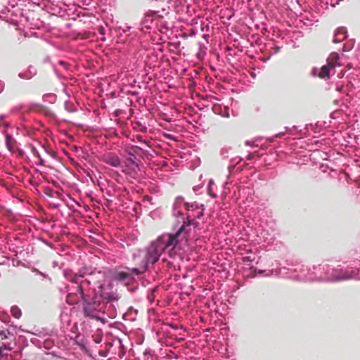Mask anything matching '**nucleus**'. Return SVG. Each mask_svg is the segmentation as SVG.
Here are the masks:
<instances>
[{"instance_id":"obj_14","label":"nucleus","mask_w":360,"mask_h":360,"mask_svg":"<svg viewBox=\"0 0 360 360\" xmlns=\"http://www.w3.org/2000/svg\"><path fill=\"white\" fill-rule=\"evenodd\" d=\"M33 153L35 156H37L38 158H40L41 156H40L39 152L36 149L33 150Z\"/></svg>"},{"instance_id":"obj_16","label":"nucleus","mask_w":360,"mask_h":360,"mask_svg":"<svg viewBox=\"0 0 360 360\" xmlns=\"http://www.w3.org/2000/svg\"><path fill=\"white\" fill-rule=\"evenodd\" d=\"M59 64L64 66L65 68H67V67H68V64L64 61H62V60L59 61Z\"/></svg>"},{"instance_id":"obj_15","label":"nucleus","mask_w":360,"mask_h":360,"mask_svg":"<svg viewBox=\"0 0 360 360\" xmlns=\"http://www.w3.org/2000/svg\"><path fill=\"white\" fill-rule=\"evenodd\" d=\"M128 161H129L131 164H132V165H134L137 166V164L136 163V162H135L133 159H131V158H129V159H128Z\"/></svg>"},{"instance_id":"obj_5","label":"nucleus","mask_w":360,"mask_h":360,"mask_svg":"<svg viewBox=\"0 0 360 360\" xmlns=\"http://www.w3.org/2000/svg\"><path fill=\"white\" fill-rule=\"evenodd\" d=\"M3 133L6 136V145L7 148L11 152H15L17 149L16 140L13 137L12 135L7 133V131L6 130L4 131Z\"/></svg>"},{"instance_id":"obj_9","label":"nucleus","mask_w":360,"mask_h":360,"mask_svg":"<svg viewBox=\"0 0 360 360\" xmlns=\"http://www.w3.org/2000/svg\"><path fill=\"white\" fill-rule=\"evenodd\" d=\"M130 274L125 271H119L114 275V279L118 281H124L129 278Z\"/></svg>"},{"instance_id":"obj_10","label":"nucleus","mask_w":360,"mask_h":360,"mask_svg":"<svg viewBox=\"0 0 360 360\" xmlns=\"http://www.w3.org/2000/svg\"><path fill=\"white\" fill-rule=\"evenodd\" d=\"M11 313L15 319H19L22 316L21 310L16 306H13L11 309Z\"/></svg>"},{"instance_id":"obj_11","label":"nucleus","mask_w":360,"mask_h":360,"mask_svg":"<svg viewBox=\"0 0 360 360\" xmlns=\"http://www.w3.org/2000/svg\"><path fill=\"white\" fill-rule=\"evenodd\" d=\"M141 148L139 146H132L128 151L127 153L129 155H134L135 153H137L139 150Z\"/></svg>"},{"instance_id":"obj_1","label":"nucleus","mask_w":360,"mask_h":360,"mask_svg":"<svg viewBox=\"0 0 360 360\" xmlns=\"http://www.w3.org/2000/svg\"><path fill=\"white\" fill-rule=\"evenodd\" d=\"M64 275L68 281L77 285L76 289L81 295L84 316L91 319H99L98 311L101 310V304L110 300L112 295L102 292V284H99L98 291L91 288V281L84 279V276L82 274L65 271Z\"/></svg>"},{"instance_id":"obj_8","label":"nucleus","mask_w":360,"mask_h":360,"mask_svg":"<svg viewBox=\"0 0 360 360\" xmlns=\"http://www.w3.org/2000/svg\"><path fill=\"white\" fill-rule=\"evenodd\" d=\"M333 70L328 64L323 65L318 74V77L323 79L330 78V71Z\"/></svg>"},{"instance_id":"obj_2","label":"nucleus","mask_w":360,"mask_h":360,"mask_svg":"<svg viewBox=\"0 0 360 360\" xmlns=\"http://www.w3.org/2000/svg\"><path fill=\"white\" fill-rule=\"evenodd\" d=\"M165 236L158 237L155 241L152 242L148 249V252L144 255L139 267L132 268L131 272L136 275H139L145 272L149 263L155 264L163 251H167L169 256L172 258L175 257L182 251L180 248L181 242L176 239L174 236L168 234L167 238Z\"/></svg>"},{"instance_id":"obj_17","label":"nucleus","mask_w":360,"mask_h":360,"mask_svg":"<svg viewBox=\"0 0 360 360\" xmlns=\"http://www.w3.org/2000/svg\"><path fill=\"white\" fill-rule=\"evenodd\" d=\"M137 139H138L139 141H141V142H143V143H146V144H148V142H147V141H143V140H142V137H141V136H137Z\"/></svg>"},{"instance_id":"obj_6","label":"nucleus","mask_w":360,"mask_h":360,"mask_svg":"<svg viewBox=\"0 0 360 360\" xmlns=\"http://www.w3.org/2000/svg\"><path fill=\"white\" fill-rule=\"evenodd\" d=\"M82 300L81 295L76 290V292H69L66 296L65 301L69 305H75Z\"/></svg>"},{"instance_id":"obj_12","label":"nucleus","mask_w":360,"mask_h":360,"mask_svg":"<svg viewBox=\"0 0 360 360\" xmlns=\"http://www.w3.org/2000/svg\"><path fill=\"white\" fill-rule=\"evenodd\" d=\"M254 260H255V257H252L251 256H246L243 258V261L244 262H253Z\"/></svg>"},{"instance_id":"obj_13","label":"nucleus","mask_w":360,"mask_h":360,"mask_svg":"<svg viewBox=\"0 0 360 360\" xmlns=\"http://www.w3.org/2000/svg\"><path fill=\"white\" fill-rule=\"evenodd\" d=\"M137 126L139 127V131L141 132H146L147 130L146 127L141 125L140 123H136Z\"/></svg>"},{"instance_id":"obj_7","label":"nucleus","mask_w":360,"mask_h":360,"mask_svg":"<svg viewBox=\"0 0 360 360\" xmlns=\"http://www.w3.org/2000/svg\"><path fill=\"white\" fill-rule=\"evenodd\" d=\"M340 56L336 52L331 53L327 58V64L332 68L334 69L335 67L341 66V63L339 61Z\"/></svg>"},{"instance_id":"obj_19","label":"nucleus","mask_w":360,"mask_h":360,"mask_svg":"<svg viewBox=\"0 0 360 360\" xmlns=\"http://www.w3.org/2000/svg\"><path fill=\"white\" fill-rule=\"evenodd\" d=\"M0 335H4V338H6V335L4 334V333H0Z\"/></svg>"},{"instance_id":"obj_3","label":"nucleus","mask_w":360,"mask_h":360,"mask_svg":"<svg viewBox=\"0 0 360 360\" xmlns=\"http://www.w3.org/2000/svg\"><path fill=\"white\" fill-rule=\"evenodd\" d=\"M191 225L197 227L198 222L193 219H191L189 217H188L186 221H183L182 225L178 229V231L174 233H171L172 236H174L176 239L181 242L180 248L182 250H184L186 246H188V238L191 233L190 226Z\"/></svg>"},{"instance_id":"obj_4","label":"nucleus","mask_w":360,"mask_h":360,"mask_svg":"<svg viewBox=\"0 0 360 360\" xmlns=\"http://www.w3.org/2000/svg\"><path fill=\"white\" fill-rule=\"evenodd\" d=\"M102 161L114 167H118L121 165V160L119 157L115 154L106 153L102 156Z\"/></svg>"},{"instance_id":"obj_18","label":"nucleus","mask_w":360,"mask_h":360,"mask_svg":"<svg viewBox=\"0 0 360 360\" xmlns=\"http://www.w3.org/2000/svg\"><path fill=\"white\" fill-rule=\"evenodd\" d=\"M39 165H44V160L40 157V158H39Z\"/></svg>"}]
</instances>
